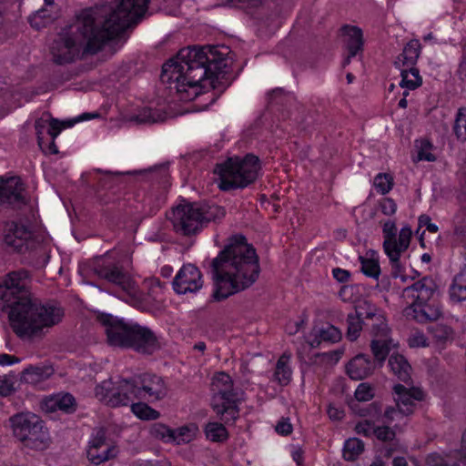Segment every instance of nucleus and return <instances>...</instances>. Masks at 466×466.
Wrapping results in <instances>:
<instances>
[{
  "label": "nucleus",
  "instance_id": "obj_1",
  "mask_svg": "<svg viewBox=\"0 0 466 466\" xmlns=\"http://www.w3.org/2000/svg\"><path fill=\"white\" fill-rule=\"evenodd\" d=\"M148 3L149 0H117L82 10L53 41V61L65 65L73 62L81 52H98L106 43L137 25L144 17Z\"/></svg>",
  "mask_w": 466,
  "mask_h": 466
},
{
  "label": "nucleus",
  "instance_id": "obj_2",
  "mask_svg": "<svg viewBox=\"0 0 466 466\" xmlns=\"http://www.w3.org/2000/svg\"><path fill=\"white\" fill-rule=\"evenodd\" d=\"M227 51L225 46L182 48L176 57L163 65L161 81L169 84L168 87L181 100H193L208 85L217 88L218 76L227 66Z\"/></svg>",
  "mask_w": 466,
  "mask_h": 466
},
{
  "label": "nucleus",
  "instance_id": "obj_3",
  "mask_svg": "<svg viewBox=\"0 0 466 466\" xmlns=\"http://www.w3.org/2000/svg\"><path fill=\"white\" fill-rule=\"evenodd\" d=\"M216 289L213 297L222 300L250 287L259 274L255 248L242 235L233 236L212 260Z\"/></svg>",
  "mask_w": 466,
  "mask_h": 466
},
{
  "label": "nucleus",
  "instance_id": "obj_4",
  "mask_svg": "<svg viewBox=\"0 0 466 466\" xmlns=\"http://www.w3.org/2000/svg\"><path fill=\"white\" fill-rule=\"evenodd\" d=\"M7 307L10 309V326L17 337L23 339L42 338L49 329L57 325L64 316L61 308L43 305L32 300L31 297L14 300Z\"/></svg>",
  "mask_w": 466,
  "mask_h": 466
},
{
  "label": "nucleus",
  "instance_id": "obj_5",
  "mask_svg": "<svg viewBox=\"0 0 466 466\" xmlns=\"http://www.w3.org/2000/svg\"><path fill=\"white\" fill-rule=\"evenodd\" d=\"M97 320L104 326L107 342L113 347L130 348L143 354H152L159 348L157 337L146 327L105 313L99 314Z\"/></svg>",
  "mask_w": 466,
  "mask_h": 466
},
{
  "label": "nucleus",
  "instance_id": "obj_6",
  "mask_svg": "<svg viewBox=\"0 0 466 466\" xmlns=\"http://www.w3.org/2000/svg\"><path fill=\"white\" fill-rule=\"evenodd\" d=\"M260 169L258 157L248 154L245 157H229L218 164L215 174L218 176V187L222 190L244 188L258 177Z\"/></svg>",
  "mask_w": 466,
  "mask_h": 466
},
{
  "label": "nucleus",
  "instance_id": "obj_7",
  "mask_svg": "<svg viewBox=\"0 0 466 466\" xmlns=\"http://www.w3.org/2000/svg\"><path fill=\"white\" fill-rule=\"evenodd\" d=\"M225 215L218 206L207 204H180L172 209L169 217L176 232L184 236L198 233L210 221H215Z\"/></svg>",
  "mask_w": 466,
  "mask_h": 466
},
{
  "label": "nucleus",
  "instance_id": "obj_8",
  "mask_svg": "<svg viewBox=\"0 0 466 466\" xmlns=\"http://www.w3.org/2000/svg\"><path fill=\"white\" fill-rule=\"evenodd\" d=\"M13 436L24 449L43 451L51 444L44 420L32 412H19L9 418Z\"/></svg>",
  "mask_w": 466,
  "mask_h": 466
},
{
  "label": "nucleus",
  "instance_id": "obj_9",
  "mask_svg": "<svg viewBox=\"0 0 466 466\" xmlns=\"http://www.w3.org/2000/svg\"><path fill=\"white\" fill-rule=\"evenodd\" d=\"M212 408L225 424H232L239 416L237 393L230 376L225 372L217 373L212 380Z\"/></svg>",
  "mask_w": 466,
  "mask_h": 466
},
{
  "label": "nucleus",
  "instance_id": "obj_10",
  "mask_svg": "<svg viewBox=\"0 0 466 466\" xmlns=\"http://www.w3.org/2000/svg\"><path fill=\"white\" fill-rule=\"evenodd\" d=\"M383 249L390 259L391 266V275L398 278L404 270L403 264L400 261V256L404 253L410 243L411 230L404 227L400 229L397 239V228L395 222L387 220L383 224Z\"/></svg>",
  "mask_w": 466,
  "mask_h": 466
},
{
  "label": "nucleus",
  "instance_id": "obj_11",
  "mask_svg": "<svg viewBox=\"0 0 466 466\" xmlns=\"http://www.w3.org/2000/svg\"><path fill=\"white\" fill-rule=\"evenodd\" d=\"M137 391L138 384L136 379L119 380L115 382L111 380H104L95 390L96 396L111 407L132 405L135 400H140Z\"/></svg>",
  "mask_w": 466,
  "mask_h": 466
},
{
  "label": "nucleus",
  "instance_id": "obj_12",
  "mask_svg": "<svg viewBox=\"0 0 466 466\" xmlns=\"http://www.w3.org/2000/svg\"><path fill=\"white\" fill-rule=\"evenodd\" d=\"M29 273L25 269L12 271L0 281V299L6 305L14 300H22V298H29L28 291Z\"/></svg>",
  "mask_w": 466,
  "mask_h": 466
},
{
  "label": "nucleus",
  "instance_id": "obj_13",
  "mask_svg": "<svg viewBox=\"0 0 466 466\" xmlns=\"http://www.w3.org/2000/svg\"><path fill=\"white\" fill-rule=\"evenodd\" d=\"M96 274L127 294L131 300L138 299L136 282L122 267L115 264L99 267L96 268Z\"/></svg>",
  "mask_w": 466,
  "mask_h": 466
},
{
  "label": "nucleus",
  "instance_id": "obj_14",
  "mask_svg": "<svg viewBox=\"0 0 466 466\" xmlns=\"http://www.w3.org/2000/svg\"><path fill=\"white\" fill-rule=\"evenodd\" d=\"M203 276L194 264H186L173 279V288L177 294L196 293L203 287Z\"/></svg>",
  "mask_w": 466,
  "mask_h": 466
},
{
  "label": "nucleus",
  "instance_id": "obj_15",
  "mask_svg": "<svg viewBox=\"0 0 466 466\" xmlns=\"http://www.w3.org/2000/svg\"><path fill=\"white\" fill-rule=\"evenodd\" d=\"M438 291L436 281L431 277H424L402 290V299L407 306L427 303Z\"/></svg>",
  "mask_w": 466,
  "mask_h": 466
},
{
  "label": "nucleus",
  "instance_id": "obj_16",
  "mask_svg": "<svg viewBox=\"0 0 466 466\" xmlns=\"http://www.w3.org/2000/svg\"><path fill=\"white\" fill-rule=\"evenodd\" d=\"M25 188L19 177H0V207L21 208L26 204Z\"/></svg>",
  "mask_w": 466,
  "mask_h": 466
},
{
  "label": "nucleus",
  "instance_id": "obj_17",
  "mask_svg": "<svg viewBox=\"0 0 466 466\" xmlns=\"http://www.w3.org/2000/svg\"><path fill=\"white\" fill-rule=\"evenodd\" d=\"M116 447L106 439L104 429L97 430L89 442L87 458L95 465H99L116 456Z\"/></svg>",
  "mask_w": 466,
  "mask_h": 466
},
{
  "label": "nucleus",
  "instance_id": "obj_18",
  "mask_svg": "<svg viewBox=\"0 0 466 466\" xmlns=\"http://www.w3.org/2000/svg\"><path fill=\"white\" fill-rule=\"evenodd\" d=\"M138 384V395L140 400L148 401L158 400L165 398L167 389L164 380L154 374H144L136 379Z\"/></svg>",
  "mask_w": 466,
  "mask_h": 466
},
{
  "label": "nucleus",
  "instance_id": "obj_19",
  "mask_svg": "<svg viewBox=\"0 0 466 466\" xmlns=\"http://www.w3.org/2000/svg\"><path fill=\"white\" fill-rule=\"evenodd\" d=\"M394 400L396 406L404 410L406 415H410L416 406V401L421 400L423 393L417 388H406L401 384H397L393 388Z\"/></svg>",
  "mask_w": 466,
  "mask_h": 466
},
{
  "label": "nucleus",
  "instance_id": "obj_20",
  "mask_svg": "<svg viewBox=\"0 0 466 466\" xmlns=\"http://www.w3.org/2000/svg\"><path fill=\"white\" fill-rule=\"evenodd\" d=\"M361 416H372L377 418L378 422L382 424H391L396 420H401L406 415L404 410L400 407L389 406L381 414V405L379 402L369 404L360 413Z\"/></svg>",
  "mask_w": 466,
  "mask_h": 466
},
{
  "label": "nucleus",
  "instance_id": "obj_21",
  "mask_svg": "<svg viewBox=\"0 0 466 466\" xmlns=\"http://www.w3.org/2000/svg\"><path fill=\"white\" fill-rule=\"evenodd\" d=\"M403 313L406 318L420 323L437 320L441 316V311L438 307H433L427 303L407 306Z\"/></svg>",
  "mask_w": 466,
  "mask_h": 466
},
{
  "label": "nucleus",
  "instance_id": "obj_22",
  "mask_svg": "<svg viewBox=\"0 0 466 466\" xmlns=\"http://www.w3.org/2000/svg\"><path fill=\"white\" fill-rule=\"evenodd\" d=\"M31 231L27 227L15 222H11L6 225L5 242L15 249L21 250L24 242L31 238Z\"/></svg>",
  "mask_w": 466,
  "mask_h": 466
},
{
  "label": "nucleus",
  "instance_id": "obj_23",
  "mask_svg": "<svg viewBox=\"0 0 466 466\" xmlns=\"http://www.w3.org/2000/svg\"><path fill=\"white\" fill-rule=\"evenodd\" d=\"M375 369L371 360L363 354L354 357L347 365V373L356 380H363L370 376Z\"/></svg>",
  "mask_w": 466,
  "mask_h": 466
},
{
  "label": "nucleus",
  "instance_id": "obj_24",
  "mask_svg": "<svg viewBox=\"0 0 466 466\" xmlns=\"http://www.w3.org/2000/svg\"><path fill=\"white\" fill-rule=\"evenodd\" d=\"M341 339L340 330L333 325L315 327L309 334V343L312 348H317L324 342L335 343Z\"/></svg>",
  "mask_w": 466,
  "mask_h": 466
},
{
  "label": "nucleus",
  "instance_id": "obj_25",
  "mask_svg": "<svg viewBox=\"0 0 466 466\" xmlns=\"http://www.w3.org/2000/svg\"><path fill=\"white\" fill-rule=\"evenodd\" d=\"M342 30L347 35V49L349 55L345 59L343 66L350 63V58L355 56L363 47V35L360 28L357 26L345 25Z\"/></svg>",
  "mask_w": 466,
  "mask_h": 466
},
{
  "label": "nucleus",
  "instance_id": "obj_26",
  "mask_svg": "<svg viewBox=\"0 0 466 466\" xmlns=\"http://www.w3.org/2000/svg\"><path fill=\"white\" fill-rule=\"evenodd\" d=\"M421 46L417 39L410 40L403 48L402 53L400 54L396 60L395 66L399 68L401 67H415V65L420 57Z\"/></svg>",
  "mask_w": 466,
  "mask_h": 466
},
{
  "label": "nucleus",
  "instance_id": "obj_27",
  "mask_svg": "<svg viewBox=\"0 0 466 466\" xmlns=\"http://www.w3.org/2000/svg\"><path fill=\"white\" fill-rule=\"evenodd\" d=\"M395 346L396 343L390 335L373 338L370 344L372 354L380 363L386 360L390 350Z\"/></svg>",
  "mask_w": 466,
  "mask_h": 466
},
{
  "label": "nucleus",
  "instance_id": "obj_28",
  "mask_svg": "<svg viewBox=\"0 0 466 466\" xmlns=\"http://www.w3.org/2000/svg\"><path fill=\"white\" fill-rule=\"evenodd\" d=\"M54 373V370L50 366H30L22 373V380L30 384H36L47 380Z\"/></svg>",
  "mask_w": 466,
  "mask_h": 466
},
{
  "label": "nucleus",
  "instance_id": "obj_29",
  "mask_svg": "<svg viewBox=\"0 0 466 466\" xmlns=\"http://www.w3.org/2000/svg\"><path fill=\"white\" fill-rule=\"evenodd\" d=\"M389 365L399 380L404 382L410 380L411 367L402 355L392 354L389 359Z\"/></svg>",
  "mask_w": 466,
  "mask_h": 466
},
{
  "label": "nucleus",
  "instance_id": "obj_30",
  "mask_svg": "<svg viewBox=\"0 0 466 466\" xmlns=\"http://www.w3.org/2000/svg\"><path fill=\"white\" fill-rule=\"evenodd\" d=\"M449 295L452 302L466 300V268L454 277L449 289Z\"/></svg>",
  "mask_w": 466,
  "mask_h": 466
},
{
  "label": "nucleus",
  "instance_id": "obj_31",
  "mask_svg": "<svg viewBox=\"0 0 466 466\" xmlns=\"http://www.w3.org/2000/svg\"><path fill=\"white\" fill-rule=\"evenodd\" d=\"M198 427L196 423H188L173 430L172 443L177 445L187 444L196 439L198 433Z\"/></svg>",
  "mask_w": 466,
  "mask_h": 466
},
{
  "label": "nucleus",
  "instance_id": "obj_32",
  "mask_svg": "<svg viewBox=\"0 0 466 466\" xmlns=\"http://www.w3.org/2000/svg\"><path fill=\"white\" fill-rule=\"evenodd\" d=\"M290 359V354L283 353L282 356L279 359L275 371H274V379L281 385H287L289 383L291 379V369L289 366V361Z\"/></svg>",
  "mask_w": 466,
  "mask_h": 466
},
{
  "label": "nucleus",
  "instance_id": "obj_33",
  "mask_svg": "<svg viewBox=\"0 0 466 466\" xmlns=\"http://www.w3.org/2000/svg\"><path fill=\"white\" fill-rule=\"evenodd\" d=\"M401 81L400 86L401 87L414 90L421 86L422 78L420 76L419 70L416 67H401Z\"/></svg>",
  "mask_w": 466,
  "mask_h": 466
},
{
  "label": "nucleus",
  "instance_id": "obj_34",
  "mask_svg": "<svg viewBox=\"0 0 466 466\" xmlns=\"http://www.w3.org/2000/svg\"><path fill=\"white\" fill-rule=\"evenodd\" d=\"M207 439L214 442H223L228 440V432L226 427L218 421L208 422L205 426Z\"/></svg>",
  "mask_w": 466,
  "mask_h": 466
},
{
  "label": "nucleus",
  "instance_id": "obj_35",
  "mask_svg": "<svg viewBox=\"0 0 466 466\" xmlns=\"http://www.w3.org/2000/svg\"><path fill=\"white\" fill-rule=\"evenodd\" d=\"M364 326L370 329L373 338L390 335V329L381 312L377 314L370 322H364Z\"/></svg>",
  "mask_w": 466,
  "mask_h": 466
},
{
  "label": "nucleus",
  "instance_id": "obj_36",
  "mask_svg": "<svg viewBox=\"0 0 466 466\" xmlns=\"http://www.w3.org/2000/svg\"><path fill=\"white\" fill-rule=\"evenodd\" d=\"M370 253L371 254L370 258L363 256L359 257V260L361 264V271L364 275L377 279L380 274V264L378 259L373 258L375 252L370 250ZM368 254L369 252L366 255Z\"/></svg>",
  "mask_w": 466,
  "mask_h": 466
},
{
  "label": "nucleus",
  "instance_id": "obj_37",
  "mask_svg": "<svg viewBox=\"0 0 466 466\" xmlns=\"http://www.w3.org/2000/svg\"><path fill=\"white\" fill-rule=\"evenodd\" d=\"M165 116L158 110H153L151 108H143L137 115L130 117V121H134L137 124H154L164 121Z\"/></svg>",
  "mask_w": 466,
  "mask_h": 466
},
{
  "label": "nucleus",
  "instance_id": "obj_38",
  "mask_svg": "<svg viewBox=\"0 0 466 466\" xmlns=\"http://www.w3.org/2000/svg\"><path fill=\"white\" fill-rule=\"evenodd\" d=\"M364 450V443L357 438L349 439L343 449V457L347 461H354Z\"/></svg>",
  "mask_w": 466,
  "mask_h": 466
},
{
  "label": "nucleus",
  "instance_id": "obj_39",
  "mask_svg": "<svg viewBox=\"0 0 466 466\" xmlns=\"http://www.w3.org/2000/svg\"><path fill=\"white\" fill-rule=\"evenodd\" d=\"M133 413L141 420H157L160 413L143 402H135L131 405Z\"/></svg>",
  "mask_w": 466,
  "mask_h": 466
},
{
  "label": "nucleus",
  "instance_id": "obj_40",
  "mask_svg": "<svg viewBox=\"0 0 466 466\" xmlns=\"http://www.w3.org/2000/svg\"><path fill=\"white\" fill-rule=\"evenodd\" d=\"M150 435L166 443H172L173 429L163 423H154L149 430Z\"/></svg>",
  "mask_w": 466,
  "mask_h": 466
},
{
  "label": "nucleus",
  "instance_id": "obj_41",
  "mask_svg": "<svg viewBox=\"0 0 466 466\" xmlns=\"http://www.w3.org/2000/svg\"><path fill=\"white\" fill-rule=\"evenodd\" d=\"M347 338L353 341L360 336L364 324L355 312H351L347 316Z\"/></svg>",
  "mask_w": 466,
  "mask_h": 466
},
{
  "label": "nucleus",
  "instance_id": "obj_42",
  "mask_svg": "<svg viewBox=\"0 0 466 466\" xmlns=\"http://www.w3.org/2000/svg\"><path fill=\"white\" fill-rule=\"evenodd\" d=\"M356 315L364 322H370L380 310L369 301L360 303L355 311Z\"/></svg>",
  "mask_w": 466,
  "mask_h": 466
},
{
  "label": "nucleus",
  "instance_id": "obj_43",
  "mask_svg": "<svg viewBox=\"0 0 466 466\" xmlns=\"http://www.w3.org/2000/svg\"><path fill=\"white\" fill-rule=\"evenodd\" d=\"M54 18L50 12L46 8H41L29 17V23L32 27L40 29L53 22Z\"/></svg>",
  "mask_w": 466,
  "mask_h": 466
},
{
  "label": "nucleus",
  "instance_id": "obj_44",
  "mask_svg": "<svg viewBox=\"0 0 466 466\" xmlns=\"http://www.w3.org/2000/svg\"><path fill=\"white\" fill-rule=\"evenodd\" d=\"M455 136L461 142L466 141V108L458 110L453 127Z\"/></svg>",
  "mask_w": 466,
  "mask_h": 466
},
{
  "label": "nucleus",
  "instance_id": "obj_45",
  "mask_svg": "<svg viewBox=\"0 0 466 466\" xmlns=\"http://www.w3.org/2000/svg\"><path fill=\"white\" fill-rule=\"evenodd\" d=\"M374 187L382 195L389 193L393 187V177L390 174L380 173L374 178Z\"/></svg>",
  "mask_w": 466,
  "mask_h": 466
},
{
  "label": "nucleus",
  "instance_id": "obj_46",
  "mask_svg": "<svg viewBox=\"0 0 466 466\" xmlns=\"http://www.w3.org/2000/svg\"><path fill=\"white\" fill-rule=\"evenodd\" d=\"M370 417L371 418L370 420H364L356 425L355 430L359 434H363L365 436L374 435L376 429L375 423L378 421L376 417Z\"/></svg>",
  "mask_w": 466,
  "mask_h": 466
},
{
  "label": "nucleus",
  "instance_id": "obj_47",
  "mask_svg": "<svg viewBox=\"0 0 466 466\" xmlns=\"http://www.w3.org/2000/svg\"><path fill=\"white\" fill-rule=\"evenodd\" d=\"M432 146L428 140H421L420 145L418 151V157L417 159L419 161L425 160V161H435L436 157L435 156L431 153Z\"/></svg>",
  "mask_w": 466,
  "mask_h": 466
},
{
  "label": "nucleus",
  "instance_id": "obj_48",
  "mask_svg": "<svg viewBox=\"0 0 466 466\" xmlns=\"http://www.w3.org/2000/svg\"><path fill=\"white\" fill-rule=\"evenodd\" d=\"M408 344L411 348L426 347L427 338L422 331L413 330L408 338Z\"/></svg>",
  "mask_w": 466,
  "mask_h": 466
},
{
  "label": "nucleus",
  "instance_id": "obj_49",
  "mask_svg": "<svg viewBox=\"0 0 466 466\" xmlns=\"http://www.w3.org/2000/svg\"><path fill=\"white\" fill-rule=\"evenodd\" d=\"M389 424H383V426H376L374 435L376 438L382 441H392L395 437V431L391 430Z\"/></svg>",
  "mask_w": 466,
  "mask_h": 466
},
{
  "label": "nucleus",
  "instance_id": "obj_50",
  "mask_svg": "<svg viewBox=\"0 0 466 466\" xmlns=\"http://www.w3.org/2000/svg\"><path fill=\"white\" fill-rule=\"evenodd\" d=\"M372 397L373 390L370 385L366 383L360 384L355 390V398L359 401H368L372 399Z\"/></svg>",
  "mask_w": 466,
  "mask_h": 466
},
{
  "label": "nucleus",
  "instance_id": "obj_51",
  "mask_svg": "<svg viewBox=\"0 0 466 466\" xmlns=\"http://www.w3.org/2000/svg\"><path fill=\"white\" fill-rule=\"evenodd\" d=\"M56 404L59 410L70 412L74 410L75 399L70 394H65L56 400Z\"/></svg>",
  "mask_w": 466,
  "mask_h": 466
},
{
  "label": "nucleus",
  "instance_id": "obj_52",
  "mask_svg": "<svg viewBox=\"0 0 466 466\" xmlns=\"http://www.w3.org/2000/svg\"><path fill=\"white\" fill-rule=\"evenodd\" d=\"M15 391L14 380L10 376H0V395L6 397Z\"/></svg>",
  "mask_w": 466,
  "mask_h": 466
},
{
  "label": "nucleus",
  "instance_id": "obj_53",
  "mask_svg": "<svg viewBox=\"0 0 466 466\" xmlns=\"http://www.w3.org/2000/svg\"><path fill=\"white\" fill-rule=\"evenodd\" d=\"M381 212L386 216H392L397 210V204L390 198H385L381 200L380 204Z\"/></svg>",
  "mask_w": 466,
  "mask_h": 466
},
{
  "label": "nucleus",
  "instance_id": "obj_54",
  "mask_svg": "<svg viewBox=\"0 0 466 466\" xmlns=\"http://www.w3.org/2000/svg\"><path fill=\"white\" fill-rule=\"evenodd\" d=\"M426 463L429 466H447L446 459L440 453L432 452L426 457Z\"/></svg>",
  "mask_w": 466,
  "mask_h": 466
},
{
  "label": "nucleus",
  "instance_id": "obj_55",
  "mask_svg": "<svg viewBox=\"0 0 466 466\" xmlns=\"http://www.w3.org/2000/svg\"><path fill=\"white\" fill-rule=\"evenodd\" d=\"M275 430L279 434L289 435L292 432V425L289 419L282 418L275 426Z\"/></svg>",
  "mask_w": 466,
  "mask_h": 466
},
{
  "label": "nucleus",
  "instance_id": "obj_56",
  "mask_svg": "<svg viewBox=\"0 0 466 466\" xmlns=\"http://www.w3.org/2000/svg\"><path fill=\"white\" fill-rule=\"evenodd\" d=\"M46 121H45L44 119H38L35 121V128L36 135H37V143H38V146L40 147V148L42 149V151H45L44 137H42V135H43L45 129L46 128Z\"/></svg>",
  "mask_w": 466,
  "mask_h": 466
},
{
  "label": "nucleus",
  "instance_id": "obj_57",
  "mask_svg": "<svg viewBox=\"0 0 466 466\" xmlns=\"http://www.w3.org/2000/svg\"><path fill=\"white\" fill-rule=\"evenodd\" d=\"M61 129H62L61 123L58 120L52 118L49 122V126H48L46 131H47V134L51 137V138L56 139V137L60 133Z\"/></svg>",
  "mask_w": 466,
  "mask_h": 466
},
{
  "label": "nucleus",
  "instance_id": "obj_58",
  "mask_svg": "<svg viewBox=\"0 0 466 466\" xmlns=\"http://www.w3.org/2000/svg\"><path fill=\"white\" fill-rule=\"evenodd\" d=\"M227 5L237 6L239 4H245L251 7L262 5L266 0H225Z\"/></svg>",
  "mask_w": 466,
  "mask_h": 466
},
{
  "label": "nucleus",
  "instance_id": "obj_59",
  "mask_svg": "<svg viewBox=\"0 0 466 466\" xmlns=\"http://www.w3.org/2000/svg\"><path fill=\"white\" fill-rule=\"evenodd\" d=\"M333 277L339 281V282H347L350 277V274L348 270L342 269L339 268H336L332 270Z\"/></svg>",
  "mask_w": 466,
  "mask_h": 466
},
{
  "label": "nucleus",
  "instance_id": "obj_60",
  "mask_svg": "<svg viewBox=\"0 0 466 466\" xmlns=\"http://www.w3.org/2000/svg\"><path fill=\"white\" fill-rule=\"evenodd\" d=\"M420 225L426 226L427 229L431 233H436L438 231V227L435 224L431 222V218L428 215H421L419 218Z\"/></svg>",
  "mask_w": 466,
  "mask_h": 466
},
{
  "label": "nucleus",
  "instance_id": "obj_61",
  "mask_svg": "<svg viewBox=\"0 0 466 466\" xmlns=\"http://www.w3.org/2000/svg\"><path fill=\"white\" fill-rule=\"evenodd\" d=\"M19 361L20 360L15 356L5 353L0 354V365H11Z\"/></svg>",
  "mask_w": 466,
  "mask_h": 466
},
{
  "label": "nucleus",
  "instance_id": "obj_62",
  "mask_svg": "<svg viewBox=\"0 0 466 466\" xmlns=\"http://www.w3.org/2000/svg\"><path fill=\"white\" fill-rule=\"evenodd\" d=\"M328 414L331 420H340L343 417V411L331 405L328 409Z\"/></svg>",
  "mask_w": 466,
  "mask_h": 466
},
{
  "label": "nucleus",
  "instance_id": "obj_63",
  "mask_svg": "<svg viewBox=\"0 0 466 466\" xmlns=\"http://www.w3.org/2000/svg\"><path fill=\"white\" fill-rule=\"evenodd\" d=\"M460 454H461L462 462L466 464V430L463 431L462 436H461Z\"/></svg>",
  "mask_w": 466,
  "mask_h": 466
},
{
  "label": "nucleus",
  "instance_id": "obj_64",
  "mask_svg": "<svg viewBox=\"0 0 466 466\" xmlns=\"http://www.w3.org/2000/svg\"><path fill=\"white\" fill-rule=\"evenodd\" d=\"M437 331H440V334H436V337L440 339H446L451 335V329L446 326H441Z\"/></svg>",
  "mask_w": 466,
  "mask_h": 466
}]
</instances>
